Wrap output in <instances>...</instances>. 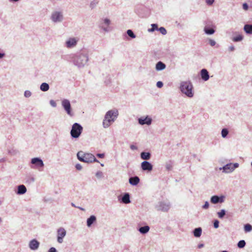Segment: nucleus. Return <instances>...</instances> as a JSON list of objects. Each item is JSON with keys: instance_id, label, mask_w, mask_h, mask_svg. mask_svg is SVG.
Wrapping results in <instances>:
<instances>
[{"instance_id": "obj_1", "label": "nucleus", "mask_w": 252, "mask_h": 252, "mask_svg": "<svg viewBox=\"0 0 252 252\" xmlns=\"http://www.w3.org/2000/svg\"><path fill=\"white\" fill-rule=\"evenodd\" d=\"M68 61L72 63L78 68H82L87 64L89 61V53L86 50H81L76 53L68 55Z\"/></svg>"}, {"instance_id": "obj_2", "label": "nucleus", "mask_w": 252, "mask_h": 252, "mask_svg": "<svg viewBox=\"0 0 252 252\" xmlns=\"http://www.w3.org/2000/svg\"><path fill=\"white\" fill-rule=\"evenodd\" d=\"M118 115L119 111L117 109L114 108L108 111L103 120V127L105 128L109 127L116 120Z\"/></svg>"}, {"instance_id": "obj_3", "label": "nucleus", "mask_w": 252, "mask_h": 252, "mask_svg": "<svg viewBox=\"0 0 252 252\" xmlns=\"http://www.w3.org/2000/svg\"><path fill=\"white\" fill-rule=\"evenodd\" d=\"M179 89L182 94L189 98H192L194 95L193 86L190 81H181Z\"/></svg>"}, {"instance_id": "obj_4", "label": "nucleus", "mask_w": 252, "mask_h": 252, "mask_svg": "<svg viewBox=\"0 0 252 252\" xmlns=\"http://www.w3.org/2000/svg\"><path fill=\"white\" fill-rule=\"evenodd\" d=\"M77 157L80 161L86 163H92L93 162L98 161L93 154L90 153H85L82 151L78 152L77 154Z\"/></svg>"}, {"instance_id": "obj_5", "label": "nucleus", "mask_w": 252, "mask_h": 252, "mask_svg": "<svg viewBox=\"0 0 252 252\" xmlns=\"http://www.w3.org/2000/svg\"><path fill=\"white\" fill-rule=\"evenodd\" d=\"M83 131V127L77 123H74L70 131V135L72 138H78Z\"/></svg>"}, {"instance_id": "obj_6", "label": "nucleus", "mask_w": 252, "mask_h": 252, "mask_svg": "<svg viewBox=\"0 0 252 252\" xmlns=\"http://www.w3.org/2000/svg\"><path fill=\"white\" fill-rule=\"evenodd\" d=\"M50 19L54 23H61L63 20V12L62 10H54L51 14Z\"/></svg>"}, {"instance_id": "obj_7", "label": "nucleus", "mask_w": 252, "mask_h": 252, "mask_svg": "<svg viewBox=\"0 0 252 252\" xmlns=\"http://www.w3.org/2000/svg\"><path fill=\"white\" fill-rule=\"evenodd\" d=\"M31 163L32 165L31 167L33 169H36L41 171L42 170L44 164L40 158H32Z\"/></svg>"}, {"instance_id": "obj_8", "label": "nucleus", "mask_w": 252, "mask_h": 252, "mask_svg": "<svg viewBox=\"0 0 252 252\" xmlns=\"http://www.w3.org/2000/svg\"><path fill=\"white\" fill-rule=\"evenodd\" d=\"M79 38L77 37H70L68 38L64 43V46L67 49L75 48L79 42Z\"/></svg>"}, {"instance_id": "obj_9", "label": "nucleus", "mask_w": 252, "mask_h": 252, "mask_svg": "<svg viewBox=\"0 0 252 252\" xmlns=\"http://www.w3.org/2000/svg\"><path fill=\"white\" fill-rule=\"evenodd\" d=\"M111 24V21L107 18L101 19L99 23V28L105 32H109L111 29L110 25Z\"/></svg>"}, {"instance_id": "obj_10", "label": "nucleus", "mask_w": 252, "mask_h": 252, "mask_svg": "<svg viewBox=\"0 0 252 252\" xmlns=\"http://www.w3.org/2000/svg\"><path fill=\"white\" fill-rule=\"evenodd\" d=\"M171 205L168 201H159L156 205V209L158 211L167 212L170 208Z\"/></svg>"}, {"instance_id": "obj_11", "label": "nucleus", "mask_w": 252, "mask_h": 252, "mask_svg": "<svg viewBox=\"0 0 252 252\" xmlns=\"http://www.w3.org/2000/svg\"><path fill=\"white\" fill-rule=\"evenodd\" d=\"M62 106L68 116L70 117L74 116V113L71 110L70 101L68 99H63L62 101Z\"/></svg>"}, {"instance_id": "obj_12", "label": "nucleus", "mask_w": 252, "mask_h": 252, "mask_svg": "<svg viewBox=\"0 0 252 252\" xmlns=\"http://www.w3.org/2000/svg\"><path fill=\"white\" fill-rule=\"evenodd\" d=\"M239 165L238 163H229L226 164L222 167H220L219 169L220 170H222L223 172L225 173H229L233 172L235 170V169L239 167Z\"/></svg>"}, {"instance_id": "obj_13", "label": "nucleus", "mask_w": 252, "mask_h": 252, "mask_svg": "<svg viewBox=\"0 0 252 252\" xmlns=\"http://www.w3.org/2000/svg\"><path fill=\"white\" fill-rule=\"evenodd\" d=\"M138 124L141 126L146 125L150 126L152 124V119L151 116L147 115L146 116H142L138 119Z\"/></svg>"}, {"instance_id": "obj_14", "label": "nucleus", "mask_w": 252, "mask_h": 252, "mask_svg": "<svg viewBox=\"0 0 252 252\" xmlns=\"http://www.w3.org/2000/svg\"><path fill=\"white\" fill-rule=\"evenodd\" d=\"M66 234V231L64 228H59L57 230V242L60 244H62Z\"/></svg>"}, {"instance_id": "obj_15", "label": "nucleus", "mask_w": 252, "mask_h": 252, "mask_svg": "<svg viewBox=\"0 0 252 252\" xmlns=\"http://www.w3.org/2000/svg\"><path fill=\"white\" fill-rule=\"evenodd\" d=\"M215 26L213 24L207 25L204 28V32L208 35L213 34L215 32Z\"/></svg>"}, {"instance_id": "obj_16", "label": "nucleus", "mask_w": 252, "mask_h": 252, "mask_svg": "<svg viewBox=\"0 0 252 252\" xmlns=\"http://www.w3.org/2000/svg\"><path fill=\"white\" fill-rule=\"evenodd\" d=\"M39 245V242L36 239H34L30 241L29 247L31 250L36 251L38 249Z\"/></svg>"}, {"instance_id": "obj_17", "label": "nucleus", "mask_w": 252, "mask_h": 252, "mask_svg": "<svg viewBox=\"0 0 252 252\" xmlns=\"http://www.w3.org/2000/svg\"><path fill=\"white\" fill-rule=\"evenodd\" d=\"M141 167L144 171H151L153 169V165L147 161H144L141 164Z\"/></svg>"}, {"instance_id": "obj_18", "label": "nucleus", "mask_w": 252, "mask_h": 252, "mask_svg": "<svg viewBox=\"0 0 252 252\" xmlns=\"http://www.w3.org/2000/svg\"><path fill=\"white\" fill-rule=\"evenodd\" d=\"M224 196L218 195H214L211 197L210 201L213 204L221 203L224 202Z\"/></svg>"}, {"instance_id": "obj_19", "label": "nucleus", "mask_w": 252, "mask_h": 252, "mask_svg": "<svg viewBox=\"0 0 252 252\" xmlns=\"http://www.w3.org/2000/svg\"><path fill=\"white\" fill-rule=\"evenodd\" d=\"M200 76L201 79L204 81H208L210 77L209 72L206 69H202L201 70Z\"/></svg>"}, {"instance_id": "obj_20", "label": "nucleus", "mask_w": 252, "mask_h": 252, "mask_svg": "<svg viewBox=\"0 0 252 252\" xmlns=\"http://www.w3.org/2000/svg\"><path fill=\"white\" fill-rule=\"evenodd\" d=\"M119 200L123 203L128 204L130 202V196L128 193H125L122 198H119Z\"/></svg>"}, {"instance_id": "obj_21", "label": "nucleus", "mask_w": 252, "mask_h": 252, "mask_svg": "<svg viewBox=\"0 0 252 252\" xmlns=\"http://www.w3.org/2000/svg\"><path fill=\"white\" fill-rule=\"evenodd\" d=\"M140 182L138 176L131 177L129 179V183L132 186H136Z\"/></svg>"}, {"instance_id": "obj_22", "label": "nucleus", "mask_w": 252, "mask_h": 252, "mask_svg": "<svg viewBox=\"0 0 252 252\" xmlns=\"http://www.w3.org/2000/svg\"><path fill=\"white\" fill-rule=\"evenodd\" d=\"M166 68V65L161 61L158 62L156 64V69L157 71H161Z\"/></svg>"}, {"instance_id": "obj_23", "label": "nucleus", "mask_w": 252, "mask_h": 252, "mask_svg": "<svg viewBox=\"0 0 252 252\" xmlns=\"http://www.w3.org/2000/svg\"><path fill=\"white\" fill-rule=\"evenodd\" d=\"M27 189L26 187L23 185H21L18 186L16 193L21 195L25 193Z\"/></svg>"}, {"instance_id": "obj_24", "label": "nucleus", "mask_w": 252, "mask_h": 252, "mask_svg": "<svg viewBox=\"0 0 252 252\" xmlns=\"http://www.w3.org/2000/svg\"><path fill=\"white\" fill-rule=\"evenodd\" d=\"M150 227L148 225H145L139 228L138 231L142 234L147 233L150 230Z\"/></svg>"}, {"instance_id": "obj_25", "label": "nucleus", "mask_w": 252, "mask_h": 252, "mask_svg": "<svg viewBox=\"0 0 252 252\" xmlns=\"http://www.w3.org/2000/svg\"><path fill=\"white\" fill-rule=\"evenodd\" d=\"M151 155L149 152H143L140 154V157L142 159L149 160L150 159Z\"/></svg>"}, {"instance_id": "obj_26", "label": "nucleus", "mask_w": 252, "mask_h": 252, "mask_svg": "<svg viewBox=\"0 0 252 252\" xmlns=\"http://www.w3.org/2000/svg\"><path fill=\"white\" fill-rule=\"evenodd\" d=\"M96 220V217L92 215L90 218H89L87 220V225L88 227H90L94 221Z\"/></svg>"}, {"instance_id": "obj_27", "label": "nucleus", "mask_w": 252, "mask_h": 252, "mask_svg": "<svg viewBox=\"0 0 252 252\" xmlns=\"http://www.w3.org/2000/svg\"><path fill=\"white\" fill-rule=\"evenodd\" d=\"M193 233L194 237H200L202 234V228L201 227L195 228L193 231Z\"/></svg>"}, {"instance_id": "obj_28", "label": "nucleus", "mask_w": 252, "mask_h": 252, "mask_svg": "<svg viewBox=\"0 0 252 252\" xmlns=\"http://www.w3.org/2000/svg\"><path fill=\"white\" fill-rule=\"evenodd\" d=\"M244 30L248 34H252V25H245L244 27Z\"/></svg>"}, {"instance_id": "obj_29", "label": "nucleus", "mask_w": 252, "mask_h": 252, "mask_svg": "<svg viewBox=\"0 0 252 252\" xmlns=\"http://www.w3.org/2000/svg\"><path fill=\"white\" fill-rule=\"evenodd\" d=\"M40 89L43 92H46L49 89V85L46 83H42L40 86Z\"/></svg>"}, {"instance_id": "obj_30", "label": "nucleus", "mask_w": 252, "mask_h": 252, "mask_svg": "<svg viewBox=\"0 0 252 252\" xmlns=\"http://www.w3.org/2000/svg\"><path fill=\"white\" fill-rule=\"evenodd\" d=\"M99 3V0H92L89 4V7L91 9H93L96 7Z\"/></svg>"}, {"instance_id": "obj_31", "label": "nucleus", "mask_w": 252, "mask_h": 252, "mask_svg": "<svg viewBox=\"0 0 252 252\" xmlns=\"http://www.w3.org/2000/svg\"><path fill=\"white\" fill-rule=\"evenodd\" d=\"M173 162L171 160L168 161L165 163V168L167 170H171L173 167Z\"/></svg>"}, {"instance_id": "obj_32", "label": "nucleus", "mask_w": 252, "mask_h": 252, "mask_svg": "<svg viewBox=\"0 0 252 252\" xmlns=\"http://www.w3.org/2000/svg\"><path fill=\"white\" fill-rule=\"evenodd\" d=\"M244 229L246 233L250 232L252 230V226L249 223L246 224L244 225Z\"/></svg>"}, {"instance_id": "obj_33", "label": "nucleus", "mask_w": 252, "mask_h": 252, "mask_svg": "<svg viewBox=\"0 0 252 252\" xmlns=\"http://www.w3.org/2000/svg\"><path fill=\"white\" fill-rule=\"evenodd\" d=\"M244 36L242 34H239L238 35L232 38V40L234 42H239L243 39Z\"/></svg>"}, {"instance_id": "obj_34", "label": "nucleus", "mask_w": 252, "mask_h": 252, "mask_svg": "<svg viewBox=\"0 0 252 252\" xmlns=\"http://www.w3.org/2000/svg\"><path fill=\"white\" fill-rule=\"evenodd\" d=\"M246 246V242L245 240H242L237 243V247L240 249H242Z\"/></svg>"}, {"instance_id": "obj_35", "label": "nucleus", "mask_w": 252, "mask_h": 252, "mask_svg": "<svg viewBox=\"0 0 252 252\" xmlns=\"http://www.w3.org/2000/svg\"><path fill=\"white\" fill-rule=\"evenodd\" d=\"M228 130L227 128H223L221 130V134L223 138H226L228 134Z\"/></svg>"}, {"instance_id": "obj_36", "label": "nucleus", "mask_w": 252, "mask_h": 252, "mask_svg": "<svg viewBox=\"0 0 252 252\" xmlns=\"http://www.w3.org/2000/svg\"><path fill=\"white\" fill-rule=\"evenodd\" d=\"M126 33L127 35L130 37L131 38H135L136 37L135 34L133 33L132 30H128L126 31Z\"/></svg>"}, {"instance_id": "obj_37", "label": "nucleus", "mask_w": 252, "mask_h": 252, "mask_svg": "<svg viewBox=\"0 0 252 252\" xmlns=\"http://www.w3.org/2000/svg\"><path fill=\"white\" fill-rule=\"evenodd\" d=\"M217 214L220 219H222L225 215V211L222 209L220 212H218Z\"/></svg>"}, {"instance_id": "obj_38", "label": "nucleus", "mask_w": 252, "mask_h": 252, "mask_svg": "<svg viewBox=\"0 0 252 252\" xmlns=\"http://www.w3.org/2000/svg\"><path fill=\"white\" fill-rule=\"evenodd\" d=\"M151 26H152V28L151 29H149L148 30V31L149 32H153L154 31H155V30H158V25L156 24H153L151 25Z\"/></svg>"}, {"instance_id": "obj_39", "label": "nucleus", "mask_w": 252, "mask_h": 252, "mask_svg": "<svg viewBox=\"0 0 252 252\" xmlns=\"http://www.w3.org/2000/svg\"><path fill=\"white\" fill-rule=\"evenodd\" d=\"M95 176L97 178L101 179L103 177V174L102 172H101L100 171H98L95 173Z\"/></svg>"}, {"instance_id": "obj_40", "label": "nucleus", "mask_w": 252, "mask_h": 252, "mask_svg": "<svg viewBox=\"0 0 252 252\" xmlns=\"http://www.w3.org/2000/svg\"><path fill=\"white\" fill-rule=\"evenodd\" d=\"M158 31H159L163 35H165L167 33L166 30L164 27L159 28L158 29Z\"/></svg>"}, {"instance_id": "obj_41", "label": "nucleus", "mask_w": 252, "mask_h": 252, "mask_svg": "<svg viewBox=\"0 0 252 252\" xmlns=\"http://www.w3.org/2000/svg\"><path fill=\"white\" fill-rule=\"evenodd\" d=\"M32 95V93L29 90H26L24 92V96L26 98H29Z\"/></svg>"}, {"instance_id": "obj_42", "label": "nucleus", "mask_w": 252, "mask_h": 252, "mask_svg": "<svg viewBox=\"0 0 252 252\" xmlns=\"http://www.w3.org/2000/svg\"><path fill=\"white\" fill-rule=\"evenodd\" d=\"M209 43L211 46H214L216 44V42L212 39H209Z\"/></svg>"}, {"instance_id": "obj_43", "label": "nucleus", "mask_w": 252, "mask_h": 252, "mask_svg": "<svg viewBox=\"0 0 252 252\" xmlns=\"http://www.w3.org/2000/svg\"><path fill=\"white\" fill-rule=\"evenodd\" d=\"M219 226V221L217 220H214V227L215 228H218Z\"/></svg>"}, {"instance_id": "obj_44", "label": "nucleus", "mask_w": 252, "mask_h": 252, "mask_svg": "<svg viewBox=\"0 0 252 252\" xmlns=\"http://www.w3.org/2000/svg\"><path fill=\"white\" fill-rule=\"evenodd\" d=\"M209 207V204L208 201H206L204 205L202 206V208L204 209H207Z\"/></svg>"}, {"instance_id": "obj_45", "label": "nucleus", "mask_w": 252, "mask_h": 252, "mask_svg": "<svg viewBox=\"0 0 252 252\" xmlns=\"http://www.w3.org/2000/svg\"><path fill=\"white\" fill-rule=\"evenodd\" d=\"M163 84L161 81H158L157 83V87L158 88H161L163 87Z\"/></svg>"}, {"instance_id": "obj_46", "label": "nucleus", "mask_w": 252, "mask_h": 252, "mask_svg": "<svg viewBox=\"0 0 252 252\" xmlns=\"http://www.w3.org/2000/svg\"><path fill=\"white\" fill-rule=\"evenodd\" d=\"M75 168L78 170H81L82 169V166L80 163H77L75 165Z\"/></svg>"}, {"instance_id": "obj_47", "label": "nucleus", "mask_w": 252, "mask_h": 252, "mask_svg": "<svg viewBox=\"0 0 252 252\" xmlns=\"http://www.w3.org/2000/svg\"><path fill=\"white\" fill-rule=\"evenodd\" d=\"M215 0H206V3L208 5H211L214 2Z\"/></svg>"}, {"instance_id": "obj_48", "label": "nucleus", "mask_w": 252, "mask_h": 252, "mask_svg": "<svg viewBox=\"0 0 252 252\" xmlns=\"http://www.w3.org/2000/svg\"><path fill=\"white\" fill-rule=\"evenodd\" d=\"M50 104L53 107H55L57 106L56 102L54 100H50Z\"/></svg>"}, {"instance_id": "obj_49", "label": "nucleus", "mask_w": 252, "mask_h": 252, "mask_svg": "<svg viewBox=\"0 0 252 252\" xmlns=\"http://www.w3.org/2000/svg\"><path fill=\"white\" fill-rule=\"evenodd\" d=\"M243 8L245 10H247L249 8V5L247 3H244L243 4Z\"/></svg>"}, {"instance_id": "obj_50", "label": "nucleus", "mask_w": 252, "mask_h": 252, "mask_svg": "<svg viewBox=\"0 0 252 252\" xmlns=\"http://www.w3.org/2000/svg\"><path fill=\"white\" fill-rule=\"evenodd\" d=\"M35 179L33 177H31L29 178V180H28V182L30 183H32L34 181Z\"/></svg>"}, {"instance_id": "obj_51", "label": "nucleus", "mask_w": 252, "mask_h": 252, "mask_svg": "<svg viewBox=\"0 0 252 252\" xmlns=\"http://www.w3.org/2000/svg\"><path fill=\"white\" fill-rule=\"evenodd\" d=\"M48 252H57L56 249L54 247H52L49 249Z\"/></svg>"}, {"instance_id": "obj_52", "label": "nucleus", "mask_w": 252, "mask_h": 252, "mask_svg": "<svg viewBox=\"0 0 252 252\" xmlns=\"http://www.w3.org/2000/svg\"><path fill=\"white\" fill-rule=\"evenodd\" d=\"M130 148L132 150H137V147L134 145H131L130 146Z\"/></svg>"}, {"instance_id": "obj_53", "label": "nucleus", "mask_w": 252, "mask_h": 252, "mask_svg": "<svg viewBox=\"0 0 252 252\" xmlns=\"http://www.w3.org/2000/svg\"><path fill=\"white\" fill-rule=\"evenodd\" d=\"M228 49L229 51L232 52L235 50V47L233 45H231L228 47Z\"/></svg>"}, {"instance_id": "obj_54", "label": "nucleus", "mask_w": 252, "mask_h": 252, "mask_svg": "<svg viewBox=\"0 0 252 252\" xmlns=\"http://www.w3.org/2000/svg\"><path fill=\"white\" fill-rule=\"evenodd\" d=\"M96 156L99 158H103L104 157V154H97Z\"/></svg>"}, {"instance_id": "obj_55", "label": "nucleus", "mask_w": 252, "mask_h": 252, "mask_svg": "<svg viewBox=\"0 0 252 252\" xmlns=\"http://www.w3.org/2000/svg\"><path fill=\"white\" fill-rule=\"evenodd\" d=\"M203 247H204V244H199L198 245V248H199V249H201Z\"/></svg>"}, {"instance_id": "obj_56", "label": "nucleus", "mask_w": 252, "mask_h": 252, "mask_svg": "<svg viewBox=\"0 0 252 252\" xmlns=\"http://www.w3.org/2000/svg\"><path fill=\"white\" fill-rule=\"evenodd\" d=\"M4 56H5V54L4 53L0 52V59L3 58L4 57Z\"/></svg>"}, {"instance_id": "obj_57", "label": "nucleus", "mask_w": 252, "mask_h": 252, "mask_svg": "<svg viewBox=\"0 0 252 252\" xmlns=\"http://www.w3.org/2000/svg\"><path fill=\"white\" fill-rule=\"evenodd\" d=\"M20 0H9V1L10 2H18Z\"/></svg>"}, {"instance_id": "obj_58", "label": "nucleus", "mask_w": 252, "mask_h": 252, "mask_svg": "<svg viewBox=\"0 0 252 252\" xmlns=\"http://www.w3.org/2000/svg\"><path fill=\"white\" fill-rule=\"evenodd\" d=\"M77 208H78V209H79L80 210H82V211H85V209L82 208V207H77Z\"/></svg>"}, {"instance_id": "obj_59", "label": "nucleus", "mask_w": 252, "mask_h": 252, "mask_svg": "<svg viewBox=\"0 0 252 252\" xmlns=\"http://www.w3.org/2000/svg\"><path fill=\"white\" fill-rule=\"evenodd\" d=\"M71 206L74 207H77L73 203H71Z\"/></svg>"}, {"instance_id": "obj_60", "label": "nucleus", "mask_w": 252, "mask_h": 252, "mask_svg": "<svg viewBox=\"0 0 252 252\" xmlns=\"http://www.w3.org/2000/svg\"><path fill=\"white\" fill-rule=\"evenodd\" d=\"M227 252V251H222V252Z\"/></svg>"}, {"instance_id": "obj_61", "label": "nucleus", "mask_w": 252, "mask_h": 252, "mask_svg": "<svg viewBox=\"0 0 252 252\" xmlns=\"http://www.w3.org/2000/svg\"><path fill=\"white\" fill-rule=\"evenodd\" d=\"M103 164H101V166H103Z\"/></svg>"}, {"instance_id": "obj_62", "label": "nucleus", "mask_w": 252, "mask_h": 252, "mask_svg": "<svg viewBox=\"0 0 252 252\" xmlns=\"http://www.w3.org/2000/svg\"><path fill=\"white\" fill-rule=\"evenodd\" d=\"M251 165L252 166V163H251Z\"/></svg>"}, {"instance_id": "obj_63", "label": "nucleus", "mask_w": 252, "mask_h": 252, "mask_svg": "<svg viewBox=\"0 0 252 252\" xmlns=\"http://www.w3.org/2000/svg\"><path fill=\"white\" fill-rule=\"evenodd\" d=\"M1 220V219L0 218V221Z\"/></svg>"}]
</instances>
